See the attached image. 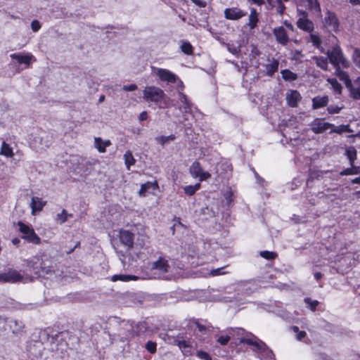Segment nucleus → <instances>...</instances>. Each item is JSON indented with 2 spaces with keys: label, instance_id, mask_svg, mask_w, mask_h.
Wrapping results in <instances>:
<instances>
[{
  "label": "nucleus",
  "instance_id": "obj_1",
  "mask_svg": "<svg viewBox=\"0 0 360 360\" xmlns=\"http://www.w3.org/2000/svg\"><path fill=\"white\" fill-rule=\"evenodd\" d=\"M240 342L246 343L254 347L253 351L260 360H275L274 354L266 345L262 341H255L251 338H241Z\"/></svg>",
  "mask_w": 360,
  "mask_h": 360
},
{
  "label": "nucleus",
  "instance_id": "obj_2",
  "mask_svg": "<svg viewBox=\"0 0 360 360\" xmlns=\"http://www.w3.org/2000/svg\"><path fill=\"white\" fill-rule=\"evenodd\" d=\"M330 63L334 66H342V68H348L350 66V62L344 56L341 48L338 45L333 46L331 50L326 52Z\"/></svg>",
  "mask_w": 360,
  "mask_h": 360
},
{
  "label": "nucleus",
  "instance_id": "obj_3",
  "mask_svg": "<svg viewBox=\"0 0 360 360\" xmlns=\"http://www.w3.org/2000/svg\"><path fill=\"white\" fill-rule=\"evenodd\" d=\"M50 263L51 262L48 259L42 260L41 259L36 258L35 261H30L28 266L32 268L36 274L45 277L54 273L53 266Z\"/></svg>",
  "mask_w": 360,
  "mask_h": 360
},
{
  "label": "nucleus",
  "instance_id": "obj_4",
  "mask_svg": "<svg viewBox=\"0 0 360 360\" xmlns=\"http://www.w3.org/2000/svg\"><path fill=\"white\" fill-rule=\"evenodd\" d=\"M116 335L120 342H124L134 337V327L129 321H120L117 325Z\"/></svg>",
  "mask_w": 360,
  "mask_h": 360
},
{
  "label": "nucleus",
  "instance_id": "obj_5",
  "mask_svg": "<svg viewBox=\"0 0 360 360\" xmlns=\"http://www.w3.org/2000/svg\"><path fill=\"white\" fill-rule=\"evenodd\" d=\"M170 266L168 259L165 256H160L152 264V269L156 271L158 277L167 279L168 277L166 274L169 271Z\"/></svg>",
  "mask_w": 360,
  "mask_h": 360
},
{
  "label": "nucleus",
  "instance_id": "obj_6",
  "mask_svg": "<svg viewBox=\"0 0 360 360\" xmlns=\"http://www.w3.org/2000/svg\"><path fill=\"white\" fill-rule=\"evenodd\" d=\"M143 94V98L146 101H151L155 103L159 102L165 96V93L161 89L153 86H146L144 89Z\"/></svg>",
  "mask_w": 360,
  "mask_h": 360
},
{
  "label": "nucleus",
  "instance_id": "obj_7",
  "mask_svg": "<svg viewBox=\"0 0 360 360\" xmlns=\"http://www.w3.org/2000/svg\"><path fill=\"white\" fill-rule=\"evenodd\" d=\"M18 225L19 226L20 231L22 233V238L34 244L40 243V238L36 234L32 227L22 221H18Z\"/></svg>",
  "mask_w": 360,
  "mask_h": 360
},
{
  "label": "nucleus",
  "instance_id": "obj_8",
  "mask_svg": "<svg viewBox=\"0 0 360 360\" xmlns=\"http://www.w3.org/2000/svg\"><path fill=\"white\" fill-rule=\"evenodd\" d=\"M22 279V275L16 270L8 269L0 272V282L16 283Z\"/></svg>",
  "mask_w": 360,
  "mask_h": 360
},
{
  "label": "nucleus",
  "instance_id": "obj_9",
  "mask_svg": "<svg viewBox=\"0 0 360 360\" xmlns=\"http://www.w3.org/2000/svg\"><path fill=\"white\" fill-rule=\"evenodd\" d=\"M323 24L330 32H336L339 27L338 17L333 12L329 11L326 13Z\"/></svg>",
  "mask_w": 360,
  "mask_h": 360
},
{
  "label": "nucleus",
  "instance_id": "obj_10",
  "mask_svg": "<svg viewBox=\"0 0 360 360\" xmlns=\"http://www.w3.org/2000/svg\"><path fill=\"white\" fill-rule=\"evenodd\" d=\"M190 173L195 178H199L200 181H205L210 178L211 174L208 172H204L198 161L193 162L190 167Z\"/></svg>",
  "mask_w": 360,
  "mask_h": 360
},
{
  "label": "nucleus",
  "instance_id": "obj_11",
  "mask_svg": "<svg viewBox=\"0 0 360 360\" xmlns=\"http://www.w3.org/2000/svg\"><path fill=\"white\" fill-rule=\"evenodd\" d=\"M247 15V12L238 8L232 7L224 10V17L231 20H237Z\"/></svg>",
  "mask_w": 360,
  "mask_h": 360
},
{
  "label": "nucleus",
  "instance_id": "obj_12",
  "mask_svg": "<svg viewBox=\"0 0 360 360\" xmlns=\"http://www.w3.org/2000/svg\"><path fill=\"white\" fill-rule=\"evenodd\" d=\"M334 125L325 122L323 120L316 118L311 123V130L316 134H321L324 132L328 129H332Z\"/></svg>",
  "mask_w": 360,
  "mask_h": 360
},
{
  "label": "nucleus",
  "instance_id": "obj_13",
  "mask_svg": "<svg viewBox=\"0 0 360 360\" xmlns=\"http://www.w3.org/2000/svg\"><path fill=\"white\" fill-rule=\"evenodd\" d=\"M120 240L127 249L133 248L134 245V233L128 230L121 229L119 235Z\"/></svg>",
  "mask_w": 360,
  "mask_h": 360
},
{
  "label": "nucleus",
  "instance_id": "obj_14",
  "mask_svg": "<svg viewBox=\"0 0 360 360\" xmlns=\"http://www.w3.org/2000/svg\"><path fill=\"white\" fill-rule=\"evenodd\" d=\"M273 34L278 43L283 46L286 45L288 43L289 37L287 34L285 29L283 27L280 26L278 27H275L273 30Z\"/></svg>",
  "mask_w": 360,
  "mask_h": 360
},
{
  "label": "nucleus",
  "instance_id": "obj_15",
  "mask_svg": "<svg viewBox=\"0 0 360 360\" xmlns=\"http://www.w3.org/2000/svg\"><path fill=\"white\" fill-rule=\"evenodd\" d=\"M156 75L164 82L174 83L177 79L176 75L167 69L158 68Z\"/></svg>",
  "mask_w": 360,
  "mask_h": 360
},
{
  "label": "nucleus",
  "instance_id": "obj_16",
  "mask_svg": "<svg viewBox=\"0 0 360 360\" xmlns=\"http://www.w3.org/2000/svg\"><path fill=\"white\" fill-rule=\"evenodd\" d=\"M297 26L306 32H311L314 30L313 22L307 18V13L303 12V17H300L297 21Z\"/></svg>",
  "mask_w": 360,
  "mask_h": 360
},
{
  "label": "nucleus",
  "instance_id": "obj_17",
  "mask_svg": "<svg viewBox=\"0 0 360 360\" xmlns=\"http://www.w3.org/2000/svg\"><path fill=\"white\" fill-rule=\"evenodd\" d=\"M12 59L17 60L19 64H25L29 66L34 56L31 53L22 55L21 53H12L10 55Z\"/></svg>",
  "mask_w": 360,
  "mask_h": 360
},
{
  "label": "nucleus",
  "instance_id": "obj_18",
  "mask_svg": "<svg viewBox=\"0 0 360 360\" xmlns=\"http://www.w3.org/2000/svg\"><path fill=\"white\" fill-rule=\"evenodd\" d=\"M179 100L182 103V105L179 107V109L182 113L191 112V103L188 100L186 96L181 92L178 94Z\"/></svg>",
  "mask_w": 360,
  "mask_h": 360
},
{
  "label": "nucleus",
  "instance_id": "obj_19",
  "mask_svg": "<svg viewBox=\"0 0 360 360\" xmlns=\"http://www.w3.org/2000/svg\"><path fill=\"white\" fill-rule=\"evenodd\" d=\"M300 99L301 96L296 90H290L286 94V101L290 107H296Z\"/></svg>",
  "mask_w": 360,
  "mask_h": 360
},
{
  "label": "nucleus",
  "instance_id": "obj_20",
  "mask_svg": "<svg viewBox=\"0 0 360 360\" xmlns=\"http://www.w3.org/2000/svg\"><path fill=\"white\" fill-rule=\"evenodd\" d=\"M341 68H342V66L335 67V74L338 77V78L341 81L344 82L345 86L348 89L352 82L351 79H349V75L347 74V72L342 70Z\"/></svg>",
  "mask_w": 360,
  "mask_h": 360
},
{
  "label": "nucleus",
  "instance_id": "obj_21",
  "mask_svg": "<svg viewBox=\"0 0 360 360\" xmlns=\"http://www.w3.org/2000/svg\"><path fill=\"white\" fill-rule=\"evenodd\" d=\"M46 202L41 200L39 197H32L30 207L32 208V214H34L35 212L41 211L45 206Z\"/></svg>",
  "mask_w": 360,
  "mask_h": 360
},
{
  "label": "nucleus",
  "instance_id": "obj_22",
  "mask_svg": "<svg viewBox=\"0 0 360 360\" xmlns=\"http://www.w3.org/2000/svg\"><path fill=\"white\" fill-rule=\"evenodd\" d=\"M348 90L354 99H360V77L354 80L350 85Z\"/></svg>",
  "mask_w": 360,
  "mask_h": 360
},
{
  "label": "nucleus",
  "instance_id": "obj_23",
  "mask_svg": "<svg viewBox=\"0 0 360 360\" xmlns=\"http://www.w3.org/2000/svg\"><path fill=\"white\" fill-rule=\"evenodd\" d=\"M329 101L327 96H316L312 99V107L314 109H318L325 107L328 105Z\"/></svg>",
  "mask_w": 360,
  "mask_h": 360
},
{
  "label": "nucleus",
  "instance_id": "obj_24",
  "mask_svg": "<svg viewBox=\"0 0 360 360\" xmlns=\"http://www.w3.org/2000/svg\"><path fill=\"white\" fill-rule=\"evenodd\" d=\"M268 61L269 63L265 65L266 75L268 76H272L276 72L278 71V60L275 58H268Z\"/></svg>",
  "mask_w": 360,
  "mask_h": 360
},
{
  "label": "nucleus",
  "instance_id": "obj_25",
  "mask_svg": "<svg viewBox=\"0 0 360 360\" xmlns=\"http://www.w3.org/2000/svg\"><path fill=\"white\" fill-rule=\"evenodd\" d=\"M95 146L100 153H105V148L111 145L110 140L103 141L99 137L94 139Z\"/></svg>",
  "mask_w": 360,
  "mask_h": 360
},
{
  "label": "nucleus",
  "instance_id": "obj_26",
  "mask_svg": "<svg viewBox=\"0 0 360 360\" xmlns=\"http://www.w3.org/2000/svg\"><path fill=\"white\" fill-rule=\"evenodd\" d=\"M259 21L258 14L255 8H252L250 11V14L249 15V22L248 26L251 30L255 29L257 27V22Z\"/></svg>",
  "mask_w": 360,
  "mask_h": 360
},
{
  "label": "nucleus",
  "instance_id": "obj_27",
  "mask_svg": "<svg viewBox=\"0 0 360 360\" xmlns=\"http://www.w3.org/2000/svg\"><path fill=\"white\" fill-rule=\"evenodd\" d=\"M0 155H4L6 158H12L14 155L13 152V148L10 146L9 144L6 143L5 141L2 142Z\"/></svg>",
  "mask_w": 360,
  "mask_h": 360
},
{
  "label": "nucleus",
  "instance_id": "obj_28",
  "mask_svg": "<svg viewBox=\"0 0 360 360\" xmlns=\"http://www.w3.org/2000/svg\"><path fill=\"white\" fill-rule=\"evenodd\" d=\"M328 58L323 56H318L314 58L316 65L323 70H328Z\"/></svg>",
  "mask_w": 360,
  "mask_h": 360
},
{
  "label": "nucleus",
  "instance_id": "obj_29",
  "mask_svg": "<svg viewBox=\"0 0 360 360\" xmlns=\"http://www.w3.org/2000/svg\"><path fill=\"white\" fill-rule=\"evenodd\" d=\"M174 344L176 345L184 354H187L190 352L191 346L187 341L184 340H175Z\"/></svg>",
  "mask_w": 360,
  "mask_h": 360
},
{
  "label": "nucleus",
  "instance_id": "obj_30",
  "mask_svg": "<svg viewBox=\"0 0 360 360\" xmlns=\"http://www.w3.org/2000/svg\"><path fill=\"white\" fill-rule=\"evenodd\" d=\"M158 186L156 183L147 182L141 185V188L139 190L140 195H145L146 193L148 192L150 189L154 190Z\"/></svg>",
  "mask_w": 360,
  "mask_h": 360
},
{
  "label": "nucleus",
  "instance_id": "obj_31",
  "mask_svg": "<svg viewBox=\"0 0 360 360\" xmlns=\"http://www.w3.org/2000/svg\"><path fill=\"white\" fill-rule=\"evenodd\" d=\"M346 155L350 162L351 166L353 165L356 159V150L354 146H349L346 149Z\"/></svg>",
  "mask_w": 360,
  "mask_h": 360
},
{
  "label": "nucleus",
  "instance_id": "obj_32",
  "mask_svg": "<svg viewBox=\"0 0 360 360\" xmlns=\"http://www.w3.org/2000/svg\"><path fill=\"white\" fill-rule=\"evenodd\" d=\"M327 82L330 84L333 91L338 94H340L342 92V86L338 82V80L335 78H328L327 79Z\"/></svg>",
  "mask_w": 360,
  "mask_h": 360
},
{
  "label": "nucleus",
  "instance_id": "obj_33",
  "mask_svg": "<svg viewBox=\"0 0 360 360\" xmlns=\"http://www.w3.org/2000/svg\"><path fill=\"white\" fill-rule=\"evenodd\" d=\"M124 159L127 169H129L130 167L135 164L136 160L129 150L124 153Z\"/></svg>",
  "mask_w": 360,
  "mask_h": 360
},
{
  "label": "nucleus",
  "instance_id": "obj_34",
  "mask_svg": "<svg viewBox=\"0 0 360 360\" xmlns=\"http://www.w3.org/2000/svg\"><path fill=\"white\" fill-rule=\"evenodd\" d=\"M138 278L136 276H131V275H124V274H119V275H114L111 280L112 281H129L131 280H136Z\"/></svg>",
  "mask_w": 360,
  "mask_h": 360
},
{
  "label": "nucleus",
  "instance_id": "obj_35",
  "mask_svg": "<svg viewBox=\"0 0 360 360\" xmlns=\"http://www.w3.org/2000/svg\"><path fill=\"white\" fill-rule=\"evenodd\" d=\"M281 73L283 79L286 81H293L297 78V75L289 70H283Z\"/></svg>",
  "mask_w": 360,
  "mask_h": 360
},
{
  "label": "nucleus",
  "instance_id": "obj_36",
  "mask_svg": "<svg viewBox=\"0 0 360 360\" xmlns=\"http://www.w3.org/2000/svg\"><path fill=\"white\" fill-rule=\"evenodd\" d=\"M10 328L12 329L13 333H18L22 330L23 324L21 321L17 320L11 321Z\"/></svg>",
  "mask_w": 360,
  "mask_h": 360
},
{
  "label": "nucleus",
  "instance_id": "obj_37",
  "mask_svg": "<svg viewBox=\"0 0 360 360\" xmlns=\"http://www.w3.org/2000/svg\"><path fill=\"white\" fill-rule=\"evenodd\" d=\"M360 173V167H355L354 165L352 166L351 168H347L342 171L340 174L341 176H346V175H352V174H357Z\"/></svg>",
  "mask_w": 360,
  "mask_h": 360
},
{
  "label": "nucleus",
  "instance_id": "obj_38",
  "mask_svg": "<svg viewBox=\"0 0 360 360\" xmlns=\"http://www.w3.org/2000/svg\"><path fill=\"white\" fill-rule=\"evenodd\" d=\"M175 139L174 135H169L167 136H160L155 138V141L158 143L161 144L162 146H164L165 144L167 143L168 142L171 141H174Z\"/></svg>",
  "mask_w": 360,
  "mask_h": 360
},
{
  "label": "nucleus",
  "instance_id": "obj_39",
  "mask_svg": "<svg viewBox=\"0 0 360 360\" xmlns=\"http://www.w3.org/2000/svg\"><path fill=\"white\" fill-rule=\"evenodd\" d=\"M147 328L148 326L146 323H139L134 328V336L141 335V334L144 333L147 330Z\"/></svg>",
  "mask_w": 360,
  "mask_h": 360
},
{
  "label": "nucleus",
  "instance_id": "obj_40",
  "mask_svg": "<svg viewBox=\"0 0 360 360\" xmlns=\"http://www.w3.org/2000/svg\"><path fill=\"white\" fill-rule=\"evenodd\" d=\"M200 188V184L198 183L194 186H186L184 190L186 194L188 195H193Z\"/></svg>",
  "mask_w": 360,
  "mask_h": 360
},
{
  "label": "nucleus",
  "instance_id": "obj_41",
  "mask_svg": "<svg viewBox=\"0 0 360 360\" xmlns=\"http://www.w3.org/2000/svg\"><path fill=\"white\" fill-rule=\"evenodd\" d=\"M72 215L71 214H68L65 210H63L61 213H59L56 216V221L60 224L65 223L68 217H71Z\"/></svg>",
  "mask_w": 360,
  "mask_h": 360
},
{
  "label": "nucleus",
  "instance_id": "obj_42",
  "mask_svg": "<svg viewBox=\"0 0 360 360\" xmlns=\"http://www.w3.org/2000/svg\"><path fill=\"white\" fill-rule=\"evenodd\" d=\"M309 41L312 43L313 46L319 49L321 45V39L316 34L311 33L309 36Z\"/></svg>",
  "mask_w": 360,
  "mask_h": 360
},
{
  "label": "nucleus",
  "instance_id": "obj_43",
  "mask_svg": "<svg viewBox=\"0 0 360 360\" xmlns=\"http://www.w3.org/2000/svg\"><path fill=\"white\" fill-rule=\"evenodd\" d=\"M308 4V8L310 10L314 11L315 12H321V6L318 0H307Z\"/></svg>",
  "mask_w": 360,
  "mask_h": 360
},
{
  "label": "nucleus",
  "instance_id": "obj_44",
  "mask_svg": "<svg viewBox=\"0 0 360 360\" xmlns=\"http://www.w3.org/2000/svg\"><path fill=\"white\" fill-rule=\"evenodd\" d=\"M352 60L354 65L360 69V49L358 48H354L353 54H352Z\"/></svg>",
  "mask_w": 360,
  "mask_h": 360
},
{
  "label": "nucleus",
  "instance_id": "obj_45",
  "mask_svg": "<svg viewBox=\"0 0 360 360\" xmlns=\"http://www.w3.org/2000/svg\"><path fill=\"white\" fill-rule=\"evenodd\" d=\"M304 303L307 305V307L313 311L316 310V307L319 304V302L317 300H312L309 297H306L304 300Z\"/></svg>",
  "mask_w": 360,
  "mask_h": 360
},
{
  "label": "nucleus",
  "instance_id": "obj_46",
  "mask_svg": "<svg viewBox=\"0 0 360 360\" xmlns=\"http://www.w3.org/2000/svg\"><path fill=\"white\" fill-rule=\"evenodd\" d=\"M226 46L227 48V50L235 56H238L240 53V46H236L233 44L228 43L226 44Z\"/></svg>",
  "mask_w": 360,
  "mask_h": 360
},
{
  "label": "nucleus",
  "instance_id": "obj_47",
  "mask_svg": "<svg viewBox=\"0 0 360 360\" xmlns=\"http://www.w3.org/2000/svg\"><path fill=\"white\" fill-rule=\"evenodd\" d=\"M181 50L182 52H184V53H186L187 55H191L193 53V46L188 41H185V42L182 43V44L181 45Z\"/></svg>",
  "mask_w": 360,
  "mask_h": 360
},
{
  "label": "nucleus",
  "instance_id": "obj_48",
  "mask_svg": "<svg viewBox=\"0 0 360 360\" xmlns=\"http://www.w3.org/2000/svg\"><path fill=\"white\" fill-rule=\"evenodd\" d=\"M145 348L150 354H155L157 351V343L149 340L146 343Z\"/></svg>",
  "mask_w": 360,
  "mask_h": 360
},
{
  "label": "nucleus",
  "instance_id": "obj_49",
  "mask_svg": "<svg viewBox=\"0 0 360 360\" xmlns=\"http://www.w3.org/2000/svg\"><path fill=\"white\" fill-rule=\"evenodd\" d=\"M259 255L262 257L269 260L274 259L277 257V254L276 252L267 250L261 251Z\"/></svg>",
  "mask_w": 360,
  "mask_h": 360
},
{
  "label": "nucleus",
  "instance_id": "obj_50",
  "mask_svg": "<svg viewBox=\"0 0 360 360\" xmlns=\"http://www.w3.org/2000/svg\"><path fill=\"white\" fill-rule=\"evenodd\" d=\"M292 330L297 333L296 339L299 341H301L307 335V333L304 330H299V328L296 326L292 327Z\"/></svg>",
  "mask_w": 360,
  "mask_h": 360
},
{
  "label": "nucleus",
  "instance_id": "obj_51",
  "mask_svg": "<svg viewBox=\"0 0 360 360\" xmlns=\"http://www.w3.org/2000/svg\"><path fill=\"white\" fill-rule=\"evenodd\" d=\"M245 330L243 328H230L228 330V333L231 335H234L235 334L238 336L243 335Z\"/></svg>",
  "mask_w": 360,
  "mask_h": 360
},
{
  "label": "nucleus",
  "instance_id": "obj_52",
  "mask_svg": "<svg viewBox=\"0 0 360 360\" xmlns=\"http://www.w3.org/2000/svg\"><path fill=\"white\" fill-rule=\"evenodd\" d=\"M231 335H221L217 338V342L221 345H226L231 339Z\"/></svg>",
  "mask_w": 360,
  "mask_h": 360
},
{
  "label": "nucleus",
  "instance_id": "obj_53",
  "mask_svg": "<svg viewBox=\"0 0 360 360\" xmlns=\"http://www.w3.org/2000/svg\"><path fill=\"white\" fill-rule=\"evenodd\" d=\"M347 131H348L347 125H340V126L336 127L333 129H332L331 132L341 134L342 132Z\"/></svg>",
  "mask_w": 360,
  "mask_h": 360
},
{
  "label": "nucleus",
  "instance_id": "obj_54",
  "mask_svg": "<svg viewBox=\"0 0 360 360\" xmlns=\"http://www.w3.org/2000/svg\"><path fill=\"white\" fill-rule=\"evenodd\" d=\"M223 269H224V267L214 269L210 271V275L212 276H219V275H223V274H224L226 273L225 271H223Z\"/></svg>",
  "mask_w": 360,
  "mask_h": 360
},
{
  "label": "nucleus",
  "instance_id": "obj_55",
  "mask_svg": "<svg viewBox=\"0 0 360 360\" xmlns=\"http://www.w3.org/2000/svg\"><path fill=\"white\" fill-rule=\"evenodd\" d=\"M197 356L200 359H203V360H211V357H210V354L206 352L198 351L197 352Z\"/></svg>",
  "mask_w": 360,
  "mask_h": 360
},
{
  "label": "nucleus",
  "instance_id": "obj_56",
  "mask_svg": "<svg viewBox=\"0 0 360 360\" xmlns=\"http://www.w3.org/2000/svg\"><path fill=\"white\" fill-rule=\"evenodd\" d=\"M31 27L33 32H37L41 28V24L37 20H34L31 22Z\"/></svg>",
  "mask_w": 360,
  "mask_h": 360
},
{
  "label": "nucleus",
  "instance_id": "obj_57",
  "mask_svg": "<svg viewBox=\"0 0 360 360\" xmlns=\"http://www.w3.org/2000/svg\"><path fill=\"white\" fill-rule=\"evenodd\" d=\"M303 57V55L300 51L295 50L292 52V59L299 60Z\"/></svg>",
  "mask_w": 360,
  "mask_h": 360
},
{
  "label": "nucleus",
  "instance_id": "obj_58",
  "mask_svg": "<svg viewBox=\"0 0 360 360\" xmlns=\"http://www.w3.org/2000/svg\"><path fill=\"white\" fill-rule=\"evenodd\" d=\"M340 109V108L334 105H330L329 107H328V111L330 114L338 113Z\"/></svg>",
  "mask_w": 360,
  "mask_h": 360
},
{
  "label": "nucleus",
  "instance_id": "obj_59",
  "mask_svg": "<svg viewBox=\"0 0 360 360\" xmlns=\"http://www.w3.org/2000/svg\"><path fill=\"white\" fill-rule=\"evenodd\" d=\"M122 89L126 91H133L137 89V86L134 84L130 85H124L123 86Z\"/></svg>",
  "mask_w": 360,
  "mask_h": 360
},
{
  "label": "nucleus",
  "instance_id": "obj_60",
  "mask_svg": "<svg viewBox=\"0 0 360 360\" xmlns=\"http://www.w3.org/2000/svg\"><path fill=\"white\" fill-rule=\"evenodd\" d=\"M316 360H329V356L325 354H319Z\"/></svg>",
  "mask_w": 360,
  "mask_h": 360
},
{
  "label": "nucleus",
  "instance_id": "obj_61",
  "mask_svg": "<svg viewBox=\"0 0 360 360\" xmlns=\"http://www.w3.org/2000/svg\"><path fill=\"white\" fill-rule=\"evenodd\" d=\"M139 119L140 121L146 120L148 119V113H147V112L146 111L142 112L140 114Z\"/></svg>",
  "mask_w": 360,
  "mask_h": 360
},
{
  "label": "nucleus",
  "instance_id": "obj_62",
  "mask_svg": "<svg viewBox=\"0 0 360 360\" xmlns=\"http://www.w3.org/2000/svg\"><path fill=\"white\" fill-rule=\"evenodd\" d=\"M232 195H233V194H232V193H231V192H228V193H226V195H225V198H226V201H227V202H228L229 204V203L231 202V200H232Z\"/></svg>",
  "mask_w": 360,
  "mask_h": 360
},
{
  "label": "nucleus",
  "instance_id": "obj_63",
  "mask_svg": "<svg viewBox=\"0 0 360 360\" xmlns=\"http://www.w3.org/2000/svg\"><path fill=\"white\" fill-rule=\"evenodd\" d=\"M193 3H195L196 5H198L201 7L205 6V3L203 2L201 0H191Z\"/></svg>",
  "mask_w": 360,
  "mask_h": 360
},
{
  "label": "nucleus",
  "instance_id": "obj_64",
  "mask_svg": "<svg viewBox=\"0 0 360 360\" xmlns=\"http://www.w3.org/2000/svg\"><path fill=\"white\" fill-rule=\"evenodd\" d=\"M323 276V274L321 272H316L314 274V277L316 280H320Z\"/></svg>",
  "mask_w": 360,
  "mask_h": 360
}]
</instances>
